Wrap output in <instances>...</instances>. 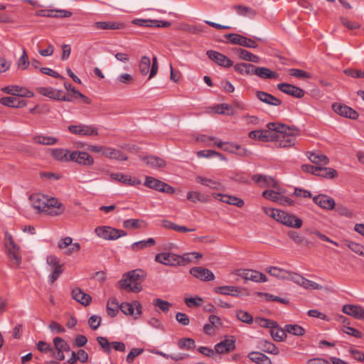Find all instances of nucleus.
Returning a JSON list of instances; mask_svg holds the SVG:
<instances>
[{
  "mask_svg": "<svg viewBox=\"0 0 364 364\" xmlns=\"http://www.w3.org/2000/svg\"><path fill=\"white\" fill-rule=\"evenodd\" d=\"M29 200L33 208L38 212H43L51 216L61 215L65 210V206L58 199L48 198L41 193H35L30 196Z\"/></svg>",
  "mask_w": 364,
  "mask_h": 364,
  "instance_id": "1",
  "label": "nucleus"
},
{
  "mask_svg": "<svg viewBox=\"0 0 364 364\" xmlns=\"http://www.w3.org/2000/svg\"><path fill=\"white\" fill-rule=\"evenodd\" d=\"M268 129L274 132L272 133L273 139L279 142L281 147H291L295 144L296 136L299 129L294 127H291L280 123L270 122L267 124Z\"/></svg>",
  "mask_w": 364,
  "mask_h": 364,
  "instance_id": "2",
  "label": "nucleus"
},
{
  "mask_svg": "<svg viewBox=\"0 0 364 364\" xmlns=\"http://www.w3.org/2000/svg\"><path fill=\"white\" fill-rule=\"evenodd\" d=\"M146 276L145 272L141 269L132 270L123 275L122 279L118 282L119 287L131 292H140L143 289L141 284Z\"/></svg>",
  "mask_w": 364,
  "mask_h": 364,
  "instance_id": "3",
  "label": "nucleus"
},
{
  "mask_svg": "<svg viewBox=\"0 0 364 364\" xmlns=\"http://www.w3.org/2000/svg\"><path fill=\"white\" fill-rule=\"evenodd\" d=\"M188 255H178L171 252H161L156 254L155 261L167 266L185 265L191 262Z\"/></svg>",
  "mask_w": 364,
  "mask_h": 364,
  "instance_id": "4",
  "label": "nucleus"
},
{
  "mask_svg": "<svg viewBox=\"0 0 364 364\" xmlns=\"http://www.w3.org/2000/svg\"><path fill=\"white\" fill-rule=\"evenodd\" d=\"M269 216L280 223L294 228H299L302 226V220L293 214L288 213L279 210H271Z\"/></svg>",
  "mask_w": 364,
  "mask_h": 364,
  "instance_id": "5",
  "label": "nucleus"
},
{
  "mask_svg": "<svg viewBox=\"0 0 364 364\" xmlns=\"http://www.w3.org/2000/svg\"><path fill=\"white\" fill-rule=\"evenodd\" d=\"M95 234L105 240H116L121 237L126 236L125 231L112 228L111 226H98L95 230Z\"/></svg>",
  "mask_w": 364,
  "mask_h": 364,
  "instance_id": "6",
  "label": "nucleus"
},
{
  "mask_svg": "<svg viewBox=\"0 0 364 364\" xmlns=\"http://www.w3.org/2000/svg\"><path fill=\"white\" fill-rule=\"evenodd\" d=\"M144 186L157 191L173 194L175 193L173 187L151 176H146Z\"/></svg>",
  "mask_w": 364,
  "mask_h": 364,
  "instance_id": "7",
  "label": "nucleus"
},
{
  "mask_svg": "<svg viewBox=\"0 0 364 364\" xmlns=\"http://www.w3.org/2000/svg\"><path fill=\"white\" fill-rule=\"evenodd\" d=\"M150 65V58L147 56H142L139 62V71L142 75H146L150 70L149 80L152 78L158 71V63L156 57L153 58L151 69Z\"/></svg>",
  "mask_w": 364,
  "mask_h": 364,
  "instance_id": "8",
  "label": "nucleus"
},
{
  "mask_svg": "<svg viewBox=\"0 0 364 364\" xmlns=\"http://www.w3.org/2000/svg\"><path fill=\"white\" fill-rule=\"evenodd\" d=\"M68 131L75 135L91 136L99 134L98 129L93 125L80 124L77 125H70L68 127Z\"/></svg>",
  "mask_w": 364,
  "mask_h": 364,
  "instance_id": "9",
  "label": "nucleus"
},
{
  "mask_svg": "<svg viewBox=\"0 0 364 364\" xmlns=\"http://www.w3.org/2000/svg\"><path fill=\"white\" fill-rule=\"evenodd\" d=\"M225 38L234 45H239L250 48H255L258 46L257 43L254 40L237 33H228L225 35Z\"/></svg>",
  "mask_w": 364,
  "mask_h": 364,
  "instance_id": "10",
  "label": "nucleus"
},
{
  "mask_svg": "<svg viewBox=\"0 0 364 364\" xmlns=\"http://www.w3.org/2000/svg\"><path fill=\"white\" fill-rule=\"evenodd\" d=\"M36 91L39 94L53 100L67 102L72 101V98L67 97L65 94H63V91L58 90L53 87H39L36 88Z\"/></svg>",
  "mask_w": 364,
  "mask_h": 364,
  "instance_id": "11",
  "label": "nucleus"
},
{
  "mask_svg": "<svg viewBox=\"0 0 364 364\" xmlns=\"http://www.w3.org/2000/svg\"><path fill=\"white\" fill-rule=\"evenodd\" d=\"M237 274L244 279L245 281H252L255 282H265L267 278L262 272L253 269L239 270Z\"/></svg>",
  "mask_w": 364,
  "mask_h": 364,
  "instance_id": "12",
  "label": "nucleus"
},
{
  "mask_svg": "<svg viewBox=\"0 0 364 364\" xmlns=\"http://www.w3.org/2000/svg\"><path fill=\"white\" fill-rule=\"evenodd\" d=\"M119 308L125 315L132 316L134 318L139 317L142 312V306L138 301H134L132 303H122Z\"/></svg>",
  "mask_w": 364,
  "mask_h": 364,
  "instance_id": "13",
  "label": "nucleus"
},
{
  "mask_svg": "<svg viewBox=\"0 0 364 364\" xmlns=\"http://www.w3.org/2000/svg\"><path fill=\"white\" fill-rule=\"evenodd\" d=\"M70 159L80 165L90 166L94 164V159L91 155L84 151H72L70 155Z\"/></svg>",
  "mask_w": 364,
  "mask_h": 364,
  "instance_id": "14",
  "label": "nucleus"
},
{
  "mask_svg": "<svg viewBox=\"0 0 364 364\" xmlns=\"http://www.w3.org/2000/svg\"><path fill=\"white\" fill-rule=\"evenodd\" d=\"M206 54L210 60L221 67L230 68L233 65V62L228 57L219 52L210 50Z\"/></svg>",
  "mask_w": 364,
  "mask_h": 364,
  "instance_id": "15",
  "label": "nucleus"
},
{
  "mask_svg": "<svg viewBox=\"0 0 364 364\" xmlns=\"http://www.w3.org/2000/svg\"><path fill=\"white\" fill-rule=\"evenodd\" d=\"M277 87L281 92L296 98H301L305 94L304 90L300 87L289 83H279Z\"/></svg>",
  "mask_w": 364,
  "mask_h": 364,
  "instance_id": "16",
  "label": "nucleus"
},
{
  "mask_svg": "<svg viewBox=\"0 0 364 364\" xmlns=\"http://www.w3.org/2000/svg\"><path fill=\"white\" fill-rule=\"evenodd\" d=\"M6 252L11 262V267L17 268L21 263V256L20 253V248L18 245L9 247L8 243H6Z\"/></svg>",
  "mask_w": 364,
  "mask_h": 364,
  "instance_id": "17",
  "label": "nucleus"
},
{
  "mask_svg": "<svg viewBox=\"0 0 364 364\" xmlns=\"http://www.w3.org/2000/svg\"><path fill=\"white\" fill-rule=\"evenodd\" d=\"M333 111L341 116L348 117L352 119H355L358 117V113L347 105H343L339 103H334L332 105Z\"/></svg>",
  "mask_w": 364,
  "mask_h": 364,
  "instance_id": "18",
  "label": "nucleus"
},
{
  "mask_svg": "<svg viewBox=\"0 0 364 364\" xmlns=\"http://www.w3.org/2000/svg\"><path fill=\"white\" fill-rule=\"evenodd\" d=\"M190 273L202 281H212L215 279L214 274L210 269L201 267L191 268Z\"/></svg>",
  "mask_w": 364,
  "mask_h": 364,
  "instance_id": "19",
  "label": "nucleus"
},
{
  "mask_svg": "<svg viewBox=\"0 0 364 364\" xmlns=\"http://www.w3.org/2000/svg\"><path fill=\"white\" fill-rule=\"evenodd\" d=\"M313 200L317 205L326 210H332L336 205L333 198L324 194L314 196Z\"/></svg>",
  "mask_w": 364,
  "mask_h": 364,
  "instance_id": "20",
  "label": "nucleus"
},
{
  "mask_svg": "<svg viewBox=\"0 0 364 364\" xmlns=\"http://www.w3.org/2000/svg\"><path fill=\"white\" fill-rule=\"evenodd\" d=\"M213 197L216 200L230 205H235L238 208L242 207L245 203L242 199L230 195L214 193H213Z\"/></svg>",
  "mask_w": 364,
  "mask_h": 364,
  "instance_id": "21",
  "label": "nucleus"
},
{
  "mask_svg": "<svg viewBox=\"0 0 364 364\" xmlns=\"http://www.w3.org/2000/svg\"><path fill=\"white\" fill-rule=\"evenodd\" d=\"M132 23L139 26L145 27H164L167 28L171 26V23L164 21L150 20V19H140L136 18L132 21Z\"/></svg>",
  "mask_w": 364,
  "mask_h": 364,
  "instance_id": "22",
  "label": "nucleus"
},
{
  "mask_svg": "<svg viewBox=\"0 0 364 364\" xmlns=\"http://www.w3.org/2000/svg\"><path fill=\"white\" fill-rule=\"evenodd\" d=\"M291 281L294 282L296 284H298L299 285L301 286L304 289H321V286L318 284L310 281L304 277H303L301 275L296 274L294 272V274L291 277Z\"/></svg>",
  "mask_w": 364,
  "mask_h": 364,
  "instance_id": "23",
  "label": "nucleus"
},
{
  "mask_svg": "<svg viewBox=\"0 0 364 364\" xmlns=\"http://www.w3.org/2000/svg\"><path fill=\"white\" fill-rule=\"evenodd\" d=\"M0 103L14 108L23 107L26 105V100L19 97V96L3 97L0 99Z\"/></svg>",
  "mask_w": 364,
  "mask_h": 364,
  "instance_id": "24",
  "label": "nucleus"
},
{
  "mask_svg": "<svg viewBox=\"0 0 364 364\" xmlns=\"http://www.w3.org/2000/svg\"><path fill=\"white\" fill-rule=\"evenodd\" d=\"M71 294L73 299L85 306H88L92 301L91 296L85 293L79 287L74 288L72 290Z\"/></svg>",
  "mask_w": 364,
  "mask_h": 364,
  "instance_id": "25",
  "label": "nucleus"
},
{
  "mask_svg": "<svg viewBox=\"0 0 364 364\" xmlns=\"http://www.w3.org/2000/svg\"><path fill=\"white\" fill-rule=\"evenodd\" d=\"M343 312L355 318L364 320V308L360 306L344 305L343 306Z\"/></svg>",
  "mask_w": 364,
  "mask_h": 364,
  "instance_id": "26",
  "label": "nucleus"
},
{
  "mask_svg": "<svg viewBox=\"0 0 364 364\" xmlns=\"http://www.w3.org/2000/svg\"><path fill=\"white\" fill-rule=\"evenodd\" d=\"M235 341L233 337L225 338L215 346V350L218 353H225L233 350L235 348Z\"/></svg>",
  "mask_w": 364,
  "mask_h": 364,
  "instance_id": "27",
  "label": "nucleus"
},
{
  "mask_svg": "<svg viewBox=\"0 0 364 364\" xmlns=\"http://www.w3.org/2000/svg\"><path fill=\"white\" fill-rule=\"evenodd\" d=\"M4 91L11 94V96H19L21 98L23 97H31L33 96L32 92L17 85L6 87L4 88Z\"/></svg>",
  "mask_w": 364,
  "mask_h": 364,
  "instance_id": "28",
  "label": "nucleus"
},
{
  "mask_svg": "<svg viewBox=\"0 0 364 364\" xmlns=\"http://www.w3.org/2000/svg\"><path fill=\"white\" fill-rule=\"evenodd\" d=\"M266 272L270 275L274 276L277 278L285 280H291L294 272H289L283 269H280L276 267H269L266 269Z\"/></svg>",
  "mask_w": 364,
  "mask_h": 364,
  "instance_id": "29",
  "label": "nucleus"
},
{
  "mask_svg": "<svg viewBox=\"0 0 364 364\" xmlns=\"http://www.w3.org/2000/svg\"><path fill=\"white\" fill-rule=\"evenodd\" d=\"M256 96L260 101L269 105L279 106L282 104L281 100L266 92L257 91Z\"/></svg>",
  "mask_w": 364,
  "mask_h": 364,
  "instance_id": "30",
  "label": "nucleus"
},
{
  "mask_svg": "<svg viewBox=\"0 0 364 364\" xmlns=\"http://www.w3.org/2000/svg\"><path fill=\"white\" fill-rule=\"evenodd\" d=\"M255 75L263 80L267 79H278L279 77V73L275 71H272L270 69L265 67L255 66Z\"/></svg>",
  "mask_w": 364,
  "mask_h": 364,
  "instance_id": "31",
  "label": "nucleus"
},
{
  "mask_svg": "<svg viewBox=\"0 0 364 364\" xmlns=\"http://www.w3.org/2000/svg\"><path fill=\"white\" fill-rule=\"evenodd\" d=\"M112 180L121 182L128 186H135L141 183L139 180H133L130 176L122 173H112L110 174Z\"/></svg>",
  "mask_w": 364,
  "mask_h": 364,
  "instance_id": "32",
  "label": "nucleus"
},
{
  "mask_svg": "<svg viewBox=\"0 0 364 364\" xmlns=\"http://www.w3.org/2000/svg\"><path fill=\"white\" fill-rule=\"evenodd\" d=\"M102 155L112 159H116L119 161L127 160V156L122 152L120 150L112 149L110 147H106L102 151Z\"/></svg>",
  "mask_w": 364,
  "mask_h": 364,
  "instance_id": "33",
  "label": "nucleus"
},
{
  "mask_svg": "<svg viewBox=\"0 0 364 364\" xmlns=\"http://www.w3.org/2000/svg\"><path fill=\"white\" fill-rule=\"evenodd\" d=\"M272 130H254L249 133V137L253 139H258L261 141H267L273 139Z\"/></svg>",
  "mask_w": 364,
  "mask_h": 364,
  "instance_id": "34",
  "label": "nucleus"
},
{
  "mask_svg": "<svg viewBox=\"0 0 364 364\" xmlns=\"http://www.w3.org/2000/svg\"><path fill=\"white\" fill-rule=\"evenodd\" d=\"M140 158L152 168H162L166 165V161L163 159L156 156H141Z\"/></svg>",
  "mask_w": 364,
  "mask_h": 364,
  "instance_id": "35",
  "label": "nucleus"
},
{
  "mask_svg": "<svg viewBox=\"0 0 364 364\" xmlns=\"http://www.w3.org/2000/svg\"><path fill=\"white\" fill-rule=\"evenodd\" d=\"M234 70L242 75H255V65L247 63H240L234 65Z\"/></svg>",
  "mask_w": 364,
  "mask_h": 364,
  "instance_id": "36",
  "label": "nucleus"
},
{
  "mask_svg": "<svg viewBox=\"0 0 364 364\" xmlns=\"http://www.w3.org/2000/svg\"><path fill=\"white\" fill-rule=\"evenodd\" d=\"M252 181L257 183H259L261 186L275 187L277 186L276 181L271 177L262 175L255 174L252 176Z\"/></svg>",
  "mask_w": 364,
  "mask_h": 364,
  "instance_id": "37",
  "label": "nucleus"
},
{
  "mask_svg": "<svg viewBox=\"0 0 364 364\" xmlns=\"http://www.w3.org/2000/svg\"><path fill=\"white\" fill-rule=\"evenodd\" d=\"M95 26L97 28L102 30H116L124 28L125 24L124 23H117L112 21H97L95 23Z\"/></svg>",
  "mask_w": 364,
  "mask_h": 364,
  "instance_id": "38",
  "label": "nucleus"
},
{
  "mask_svg": "<svg viewBox=\"0 0 364 364\" xmlns=\"http://www.w3.org/2000/svg\"><path fill=\"white\" fill-rule=\"evenodd\" d=\"M248 358L257 364H272L271 359L262 353L253 351L248 354Z\"/></svg>",
  "mask_w": 364,
  "mask_h": 364,
  "instance_id": "39",
  "label": "nucleus"
},
{
  "mask_svg": "<svg viewBox=\"0 0 364 364\" xmlns=\"http://www.w3.org/2000/svg\"><path fill=\"white\" fill-rule=\"evenodd\" d=\"M308 158L313 164H315L318 166L326 165L329 162V159L326 155L318 152H309Z\"/></svg>",
  "mask_w": 364,
  "mask_h": 364,
  "instance_id": "40",
  "label": "nucleus"
},
{
  "mask_svg": "<svg viewBox=\"0 0 364 364\" xmlns=\"http://www.w3.org/2000/svg\"><path fill=\"white\" fill-rule=\"evenodd\" d=\"M196 181L212 189L219 190L222 187L219 181L200 176L196 177Z\"/></svg>",
  "mask_w": 364,
  "mask_h": 364,
  "instance_id": "41",
  "label": "nucleus"
},
{
  "mask_svg": "<svg viewBox=\"0 0 364 364\" xmlns=\"http://www.w3.org/2000/svg\"><path fill=\"white\" fill-rule=\"evenodd\" d=\"M236 50L239 58L242 60L255 63H258L260 60L259 56L252 53L251 52L247 50H245L243 48H236Z\"/></svg>",
  "mask_w": 364,
  "mask_h": 364,
  "instance_id": "42",
  "label": "nucleus"
},
{
  "mask_svg": "<svg viewBox=\"0 0 364 364\" xmlns=\"http://www.w3.org/2000/svg\"><path fill=\"white\" fill-rule=\"evenodd\" d=\"M72 151L64 149H55L52 151V156L58 161H70V155Z\"/></svg>",
  "mask_w": 364,
  "mask_h": 364,
  "instance_id": "43",
  "label": "nucleus"
},
{
  "mask_svg": "<svg viewBox=\"0 0 364 364\" xmlns=\"http://www.w3.org/2000/svg\"><path fill=\"white\" fill-rule=\"evenodd\" d=\"M187 199L193 203H207L210 200L208 196L198 191H189L187 195Z\"/></svg>",
  "mask_w": 364,
  "mask_h": 364,
  "instance_id": "44",
  "label": "nucleus"
},
{
  "mask_svg": "<svg viewBox=\"0 0 364 364\" xmlns=\"http://www.w3.org/2000/svg\"><path fill=\"white\" fill-rule=\"evenodd\" d=\"M214 291L220 294L230 295L234 294V292H240V288L234 286H221L215 287Z\"/></svg>",
  "mask_w": 364,
  "mask_h": 364,
  "instance_id": "45",
  "label": "nucleus"
},
{
  "mask_svg": "<svg viewBox=\"0 0 364 364\" xmlns=\"http://www.w3.org/2000/svg\"><path fill=\"white\" fill-rule=\"evenodd\" d=\"M156 244L155 240L153 238H149L146 240H141L136 242H134L132 245V250L133 251H139L141 249H144L146 247H151Z\"/></svg>",
  "mask_w": 364,
  "mask_h": 364,
  "instance_id": "46",
  "label": "nucleus"
},
{
  "mask_svg": "<svg viewBox=\"0 0 364 364\" xmlns=\"http://www.w3.org/2000/svg\"><path fill=\"white\" fill-rule=\"evenodd\" d=\"M53 345L57 352L69 351L70 350L68 343L60 337H55L53 339Z\"/></svg>",
  "mask_w": 364,
  "mask_h": 364,
  "instance_id": "47",
  "label": "nucleus"
},
{
  "mask_svg": "<svg viewBox=\"0 0 364 364\" xmlns=\"http://www.w3.org/2000/svg\"><path fill=\"white\" fill-rule=\"evenodd\" d=\"M35 143L43 145H53L56 144L58 139L52 136H46L42 135L35 136L33 138Z\"/></svg>",
  "mask_w": 364,
  "mask_h": 364,
  "instance_id": "48",
  "label": "nucleus"
},
{
  "mask_svg": "<svg viewBox=\"0 0 364 364\" xmlns=\"http://www.w3.org/2000/svg\"><path fill=\"white\" fill-rule=\"evenodd\" d=\"M213 110L215 113L220 114L232 115L234 114L232 107L226 103L215 106Z\"/></svg>",
  "mask_w": 364,
  "mask_h": 364,
  "instance_id": "49",
  "label": "nucleus"
},
{
  "mask_svg": "<svg viewBox=\"0 0 364 364\" xmlns=\"http://www.w3.org/2000/svg\"><path fill=\"white\" fill-rule=\"evenodd\" d=\"M233 9L236 11V12L241 16H247L250 17L255 16L257 14V12L253 9L242 6V5H235Z\"/></svg>",
  "mask_w": 364,
  "mask_h": 364,
  "instance_id": "50",
  "label": "nucleus"
},
{
  "mask_svg": "<svg viewBox=\"0 0 364 364\" xmlns=\"http://www.w3.org/2000/svg\"><path fill=\"white\" fill-rule=\"evenodd\" d=\"M285 331L287 333L296 336H301L305 333L304 328L297 324L285 325Z\"/></svg>",
  "mask_w": 364,
  "mask_h": 364,
  "instance_id": "51",
  "label": "nucleus"
},
{
  "mask_svg": "<svg viewBox=\"0 0 364 364\" xmlns=\"http://www.w3.org/2000/svg\"><path fill=\"white\" fill-rule=\"evenodd\" d=\"M338 173L336 170L329 167H321L318 171L317 176L326 178H333L337 176Z\"/></svg>",
  "mask_w": 364,
  "mask_h": 364,
  "instance_id": "52",
  "label": "nucleus"
},
{
  "mask_svg": "<svg viewBox=\"0 0 364 364\" xmlns=\"http://www.w3.org/2000/svg\"><path fill=\"white\" fill-rule=\"evenodd\" d=\"M288 235L296 244L304 245L306 246H309L310 245V242L308 240L296 231H289Z\"/></svg>",
  "mask_w": 364,
  "mask_h": 364,
  "instance_id": "53",
  "label": "nucleus"
},
{
  "mask_svg": "<svg viewBox=\"0 0 364 364\" xmlns=\"http://www.w3.org/2000/svg\"><path fill=\"white\" fill-rule=\"evenodd\" d=\"M262 348L263 351L270 354L278 355L279 353V348L274 343L267 341L262 342Z\"/></svg>",
  "mask_w": 364,
  "mask_h": 364,
  "instance_id": "54",
  "label": "nucleus"
},
{
  "mask_svg": "<svg viewBox=\"0 0 364 364\" xmlns=\"http://www.w3.org/2000/svg\"><path fill=\"white\" fill-rule=\"evenodd\" d=\"M178 346L181 349L191 350L196 346L195 341L189 338H181L178 341Z\"/></svg>",
  "mask_w": 364,
  "mask_h": 364,
  "instance_id": "55",
  "label": "nucleus"
},
{
  "mask_svg": "<svg viewBox=\"0 0 364 364\" xmlns=\"http://www.w3.org/2000/svg\"><path fill=\"white\" fill-rule=\"evenodd\" d=\"M215 144L217 146L225 151H228L229 153L234 154L235 151V149H238L237 144H231L228 142H223L220 141H215Z\"/></svg>",
  "mask_w": 364,
  "mask_h": 364,
  "instance_id": "56",
  "label": "nucleus"
},
{
  "mask_svg": "<svg viewBox=\"0 0 364 364\" xmlns=\"http://www.w3.org/2000/svg\"><path fill=\"white\" fill-rule=\"evenodd\" d=\"M255 321L257 323L264 328H269L271 329H275L277 327L276 321H272L264 318H256Z\"/></svg>",
  "mask_w": 364,
  "mask_h": 364,
  "instance_id": "57",
  "label": "nucleus"
},
{
  "mask_svg": "<svg viewBox=\"0 0 364 364\" xmlns=\"http://www.w3.org/2000/svg\"><path fill=\"white\" fill-rule=\"evenodd\" d=\"M286 333L285 327L284 329L279 328L278 326L275 329H271V336L277 342L283 341L284 338L287 336Z\"/></svg>",
  "mask_w": 364,
  "mask_h": 364,
  "instance_id": "58",
  "label": "nucleus"
},
{
  "mask_svg": "<svg viewBox=\"0 0 364 364\" xmlns=\"http://www.w3.org/2000/svg\"><path fill=\"white\" fill-rule=\"evenodd\" d=\"M28 56L25 49H23L22 55L17 61V66L18 68L25 70L28 68L29 65Z\"/></svg>",
  "mask_w": 364,
  "mask_h": 364,
  "instance_id": "59",
  "label": "nucleus"
},
{
  "mask_svg": "<svg viewBox=\"0 0 364 364\" xmlns=\"http://www.w3.org/2000/svg\"><path fill=\"white\" fill-rule=\"evenodd\" d=\"M144 223L143 220H140L138 219H128L123 222V226L125 228H133L138 229L141 228V224Z\"/></svg>",
  "mask_w": 364,
  "mask_h": 364,
  "instance_id": "60",
  "label": "nucleus"
},
{
  "mask_svg": "<svg viewBox=\"0 0 364 364\" xmlns=\"http://www.w3.org/2000/svg\"><path fill=\"white\" fill-rule=\"evenodd\" d=\"M155 306L159 308L163 312L167 313L169 311L171 304L167 301L157 298L154 301Z\"/></svg>",
  "mask_w": 364,
  "mask_h": 364,
  "instance_id": "61",
  "label": "nucleus"
},
{
  "mask_svg": "<svg viewBox=\"0 0 364 364\" xmlns=\"http://www.w3.org/2000/svg\"><path fill=\"white\" fill-rule=\"evenodd\" d=\"M288 72L291 76L296 77L299 79L311 78V75L303 70L291 68L289 69Z\"/></svg>",
  "mask_w": 364,
  "mask_h": 364,
  "instance_id": "62",
  "label": "nucleus"
},
{
  "mask_svg": "<svg viewBox=\"0 0 364 364\" xmlns=\"http://www.w3.org/2000/svg\"><path fill=\"white\" fill-rule=\"evenodd\" d=\"M262 196L267 200H270L272 201L277 202L279 203L281 195L279 193L275 192L274 191L266 190L263 191Z\"/></svg>",
  "mask_w": 364,
  "mask_h": 364,
  "instance_id": "63",
  "label": "nucleus"
},
{
  "mask_svg": "<svg viewBox=\"0 0 364 364\" xmlns=\"http://www.w3.org/2000/svg\"><path fill=\"white\" fill-rule=\"evenodd\" d=\"M97 341L103 350L107 353H111V343L109 342L107 338L102 336H98Z\"/></svg>",
  "mask_w": 364,
  "mask_h": 364,
  "instance_id": "64",
  "label": "nucleus"
}]
</instances>
